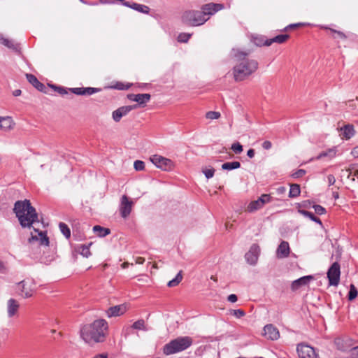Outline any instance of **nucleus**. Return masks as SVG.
I'll return each instance as SVG.
<instances>
[{
    "label": "nucleus",
    "instance_id": "f257e3e1",
    "mask_svg": "<svg viewBox=\"0 0 358 358\" xmlns=\"http://www.w3.org/2000/svg\"><path fill=\"white\" fill-rule=\"evenodd\" d=\"M233 51L236 62L232 69L234 78L236 82L243 81L257 71L259 63L256 59L249 58L250 50H233Z\"/></svg>",
    "mask_w": 358,
    "mask_h": 358
},
{
    "label": "nucleus",
    "instance_id": "f03ea898",
    "mask_svg": "<svg viewBox=\"0 0 358 358\" xmlns=\"http://www.w3.org/2000/svg\"><path fill=\"white\" fill-rule=\"evenodd\" d=\"M13 212L23 228H30L35 222H38V215L28 199L17 201L14 204Z\"/></svg>",
    "mask_w": 358,
    "mask_h": 358
},
{
    "label": "nucleus",
    "instance_id": "7ed1b4c3",
    "mask_svg": "<svg viewBox=\"0 0 358 358\" xmlns=\"http://www.w3.org/2000/svg\"><path fill=\"white\" fill-rule=\"evenodd\" d=\"M108 323L105 320H96L84 325L80 329L82 338L88 343L103 342L106 337Z\"/></svg>",
    "mask_w": 358,
    "mask_h": 358
},
{
    "label": "nucleus",
    "instance_id": "20e7f679",
    "mask_svg": "<svg viewBox=\"0 0 358 358\" xmlns=\"http://www.w3.org/2000/svg\"><path fill=\"white\" fill-rule=\"evenodd\" d=\"M192 343L191 337L180 336L166 343L163 348V352L166 355L178 353L189 348Z\"/></svg>",
    "mask_w": 358,
    "mask_h": 358
},
{
    "label": "nucleus",
    "instance_id": "39448f33",
    "mask_svg": "<svg viewBox=\"0 0 358 358\" xmlns=\"http://www.w3.org/2000/svg\"><path fill=\"white\" fill-rule=\"evenodd\" d=\"M208 17H205L201 10H187L182 15L183 23L190 26H199L204 24Z\"/></svg>",
    "mask_w": 358,
    "mask_h": 358
},
{
    "label": "nucleus",
    "instance_id": "423d86ee",
    "mask_svg": "<svg viewBox=\"0 0 358 358\" xmlns=\"http://www.w3.org/2000/svg\"><path fill=\"white\" fill-rule=\"evenodd\" d=\"M150 161L157 168L163 171H169L173 169V162L167 158L158 155H154L150 157Z\"/></svg>",
    "mask_w": 358,
    "mask_h": 358
},
{
    "label": "nucleus",
    "instance_id": "0eeeda50",
    "mask_svg": "<svg viewBox=\"0 0 358 358\" xmlns=\"http://www.w3.org/2000/svg\"><path fill=\"white\" fill-rule=\"evenodd\" d=\"M327 274L329 280V285L337 286L340 282V264L337 262L333 263L330 268L328 269Z\"/></svg>",
    "mask_w": 358,
    "mask_h": 358
},
{
    "label": "nucleus",
    "instance_id": "6e6552de",
    "mask_svg": "<svg viewBox=\"0 0 358 358\" xmlns=\"http://www.w3.org/2000/svg\"><path fill=\"white\" fill-rule=\"evenodd\" d=\"M296 351L299 358H318L315 349L308 345L300 343L297 345Z\"/></svg>",
    "mask_w": 358,
    "mask_h": 358
},
{
    "label": "nucleus",
    "instance_id": "1a4fd4ad",
    "mask_svg": "<svg viewBox=\"0 0 358 358\" xmlns=\"http://www.w3.org/2000/svg\"><path fill=\"white\" fill-rule=\"evenodd\" d=\"M133 201H129L126 195H123L121 199L120 212L122 217L127 218L131 213L133 206Z\"/></svg>",
    "mask_w": 358,
    "mask_h": 358
},
{
    "label": "nucleus",
    "instance_id": "9d476101",
    "mask_svg": "<svg viewBox=\"0 0 358 358\" xmlns=\"http://www.w3.org/2000/svg\"><path fill=\"white\" fill-rule=\"evenodd\" d=\"M224 8L222 3H209L202 6L201 11L203 13L205 17H208L210 15H214L218 10H222Z\"/></svg>",
    "mask_w": 358,
    "mask_h": 358
},
{
    "label": "nucleus",
    "instance_id": "9b49d317",
    "mask_svg": "<svg viewBox=\"0 0 358 358\" xmlns=\"http://www.w3.org/2000/svg\"><path fill=\"white\" fill-rule=\"evenodd\" d=\"M260 252V248L257 244H253L250 250L245 254V258L247 262L251 265L256 264L259 254Z\"/></svg>",
    "mask_w": 358,
    "mask_h": 358
},
{
    "label": "nucleus",
    "instance_id": "f8f14e48",
    "mask_svg": "<svg viewBox=\"0 0 358 358\" xmlns=\"http://www.w3.org/2000/svg\"><path fill=\"white\" fill-rule=\"evenodd\" d=\"M33 283L25 280H22L17 283L18 289L20 290V294L23 298H29L33 295L34 288L32 287Z\"/></svg>",
    "mask_w": 358,
    "mask_h": 358
},
{
    "label": "nucleus",
    "instance_id": "ddd939ff",
    "mask_svg": "<svg viewBox=\"0 0 358 358\" xmlns=\"http://www.w3.org/2000/svg\"><path fill=\"white\" fill-rule=\"evenodd\" d=\"M101 90V88H96V87H75V88H70L69 91H71L72 93L76 94V95H81V96H90L94 93L99 92Z\"/></svg>",
    "mask_w": 358,
    "mask_h": 358
},
{
    "label": "nucleus",
    "instance_id": "4468645a",
    "mask_svg": "<svg viewBox=\"0 0 358 358\" xmlns=\"http://www.w3.org/2000/svg\"><path fill=\"white\" fill-rule=\"evenodd\" d=\"M26 78L28 82L38 91L48 94V88L43 83H41L34 75L27 73Z\"/></svg>",
    "mask_w": 358,
    "mask_h": 358
},
{
    "label": "nucleus",
    "instance_id": "2eb2a0df",
    "mask_svg": "<svg viewBox=\"0 0 358 358\" xmlns=\"http://www.w3.org/2000/svg\"><path fill=\"white\" fill-rule=\"evenodd\" d=\"M128 99L138 103V106H144L147 102L150 100L151 96L150 94H129L127 95Z\"/></svg>",
    "mask_w": 358,
    "mask_h": 358
},
{
    "label": "nucleus",
    "instance_id": "dca6fc26",
    "mask_svg": "<svg viewBox=\"0 0 358 358\" xmlns=\"http://www.w3.org/2000/svg\"><path fill=\"white\" fill-rule=\"evenodd\" d=\"M264 335L272 341L277 340L280 337L278 329L273 324H267L264 327Z\"/></svg>",
    "mask_w": 358,
    "mask_h": 358
},
{
    "label": "nucleus",
    "instance_id": "f3484780",
    "mask_svg": "<svg viewBox=\"0 0 358 358\" xmlns=\"http://www.w3.org/2000/svg\"><path fill=\"white\" fill-rule=\"evenodd\" d=\"M126 310V306L124 304H120L109 308L106 311V314L108 317H117L123 315Z\"/></svg>",
    "mask_w": 358,
    "mask_h": 358
},
{
    "label": "nucleus",
    "instance_id": "a211bd4d",
    "mask_svg": "<svg viewBox=\"0 0 358 358\" xmlns=\"http://www.w3.org/2000/svg\"><path fill=\"white\" fill-rule=\"evenodd\" d=\"M340 136L343 139L349 140L355 134L354 126L351 124H345L340 128Z\"/></svg>",
    "mask_w": 358,
    "mask_h": 358
},
{
    "label": "nucleus",
    "instance_id": "6ab92c4d",
    "mask_svg": "<svg viewBox=\"0 0 358 358\" xmlns=\"http://www.w3.org/2000/svg\"><path fill=\"white\" fill-rule=\"evenodd\" d=\"M313 279V275H306V276L299 278L292 282V286H291L292 289L296 290L300 287L308 285L310 282V281Z\"/></svg>",
    "mask_w": 358,
    "mask_h": 358
},
{
    "label": "nucleus",
    "instance_id": "aec40b11",
    "mask_svg": "<svg viewBox=\"0 0 358 358\" xmlns=\"http://www.w3.org/2000/svg\"><path fill=\"white\" fill-rule=\"evenodd\" d=\"M290 252L289 243L287 241H282L278 245L277 249V256L279 258L287 257Z\"/></svg>",
    "mask_w": 358,
    "mask_h": 358
},
{
    "label": "nucleus",
    "instance_id": "412c9836",
    "mask_svg": "<svg viewBox=\"0 0 358 358\" xmlns=\"http://www.w3.org/2000/svg\"><path fill=\"white\" fill-rule=\"evenodd\" d=\"M20 308V304L17 300L14 299H10L7 302V313L9 317H13Z\"/></svg>",
    "mask_w": 358,
    "mask_h": 358
},
{
    "label": "nucleus",
    "instance_id": "4be33fe9",
    "mask_svg": "<svg viewBox=\"0 0 358 358\" xmlns=\"http://www.w3.org/2000/svg\"><path fill=\"white\" fill-rule=\"evenodd\" d=\"M15 123L10 117H1L0 123V129L5 131H10L13 129Z\"/></svg>",
    "mask_w": 358,
    "mask_h": 358
},
{
    "label": "nucleus",
    "instance_id": "5701e85b",
    "mask_svg": "<svg viewBox=\"0 0 358 358\" xmlns=\"http://www.w3.org/2000/svg\"><path fill=\"white\" fill-rule=\"evenodd\" d=\"M289 38V34H280L265 41L266 46H269L273 43H284Z\"/></svg>",
    "mask_w": 358,
    "mask_h": 358
},
{
    "label": "nucleus",
    "instance_id": "b1692460",
    "mask_svg": "<svg viewBox=\"0 0 358 358\" xmlns=\"http://www.w3.org/2000/svg\"><path fill=\"white\" fill-rule=\"evenodd\" d=\"M93 231L101 238L106 237L110 234V230L108 228L103 227L100 225H95L93 227Z\"/></svg>",
    "mask_w": 358,
    "mask_h": 358
},
{
    "label": "nucleus",
    "instance_id": "393cba45",
    "mask_svg": "<svg viewBox=\"0 0 358 358\" xmlns=\"http://www.w3.org/2000/svg\"><path fill=\"white\" fill-rule=\"evenodd\" d=\"M336 154V149L335 148H329L325 151L320 152L316 157V160H319L324 157H329L330 159L334 157Z\"/></svg>",
    "mask_w": 358,
    "mask_h": 358
},
{
    "label": "nucleus",
    "instance_id": "a878e982",
    "mask_svg": "<svg viewBox=\"0 0 358 358\" xmlns=\"http://www.w3.org/2000/svg\"><path fill=\"white\" fill-rule=\"evenodd\" d=\"M264 206L262 202L258 199L255 201H251L248 207H247V211L249 213H252L255 210H257L259 209H261Z\"/></svg>",
    "mask_w": 358,
    "mask_h": 358
},
{
    "label": "nucleus",
    "instance_id": "bb28decb",
    "mask_svg": "<svg viewBox=\"0 0 358 358\" xmlns=\"http://www.w3.org/2000/svg\"><path fill=\"white\" fill-rule=\"evenodd\" d=\"M299 213L303 215V216L310 218L312 221L322 226V222L321 220L319 217H316L312 212L306 210H299Z\"/></svg>",
    "mask_w": 358,
    "mask_h": 358
},
{
    "label": "nucleus",
    "instance_id": "cd10ccee",
    "mask_svg": "<svg viewBox=\"0 0 358 358\" xmlns=\"http://www.w3.org/2000/svg\"><path fill=\"white\" fill-rule=\"evenodd\" d=\"M34 230L36 232H38V236H39L38 241H40V244L43 245L48 246L49 243H50V241H49V238L48 237V236L46 234V232L45 231H39L38 229H36L35 228H34Z\"/></svg>",
    "mask_w": 358,
    "mask_h": 358
},
{
    "label": "nucleus",
    "instance_id": "c85d7f7f",
    "mask_svg": "<svg viewBox=\"0 0 358 358\" xmlns=\"http://www.w3.org/2000/svg\"><path fill=\"white\" fill-rule=\"evenodd\" d=\"M301 188L300 185L298 184H292L290 185V189L289 192V197L290 198H296L300 195Z\"/></svg>",
    "mask_w": 358,
    "mask_h": 358
},
{
    "label": "nucleus",
    "instance_id": "c756f323",
    "mask_svg": "<svg viewBox=\"0 0 358 358\" xmlns=\"http://www.w3.org/2000/svg\"><path fill=\"white\" fill-rule=\"evenodd\" d=\"M240 167H241V163L237 161L231 162H226L222 165V169L223 170H227V171L239 169Z\"/></svg>",
    "mask_w": 358,
    "mask_h": 358
},
{
    "label": "nucleus",
    "instance_id": "7c9ffc66",
    "mask_svg": "<svg viewBox=\"0 0 358 358\" xmlns=\"http://www.w3.org/2000/svg\"><path fill=\"white\" fill-rule=\"evenodd\" d=\"M131 8L140 13L148 14L150 12V8L147 6L139 4L137 3H131Z\"/></svg>",
    "mask_w": 358,
    "mask_h": 358
},
{
    "label": "nucleus",
    "instance_id": "2f4dec72",
    "mask_svg": "<svg viewBox=\"0 0 358 358\" xmlns=\"http://www.w3.org/2000/svg\"><path fill=\"white\" fill-rule=\"evenodd\" d=\"M59 227L62 234L66 238L71 237V230L67 224L64 222H59Z\"/></svg>",
    "mask_w": 358,
    "mask_h": 358
},
{
    "label": "nucleus",
    "instance_id": "473e14b6",
    "mask_svg": "<svg viewBox=\"0 0 358 358\" xmlns=\"http://www.w3.org/2000/svg\"><path fill=\"white\" fill-rule=\"evenodd\" d=\"M48 87L53 89L55 92H57L61 95L67 94L69 93V89H67L66 87H62V86H57L52 84H48Z\"/></svg>",
    "mask_w": 358,
    "mask_h": 358
},
{
    "label": "nucleus",
    "instance_id": "72a5a7b5",
    "mask_svg": "<svg viewBox=\"0 0 358 358\" xmlns=\"http://www.w3.org/2000/svg\"><path fill=\"white\" fill-rule=\"evenodd\" d=\"M325 29H329L332 34H334V35L332 36L334 38H340V39H342V40H345L346 39L347 36L346 35L341 31H337L336 29H331V28H329L327 27H324Z\"/></svg>",
    "mask_w": 358,
    "mask_h": 358
},
{
    "label": "nucleus",
    "instance_id": "f704fd0d",
    "mask_svg": "<svg viewBox=\"0 0 358 358\" xmlns=\"http://www.w3.org/2000/svg\"><path fill=\"white\" fill-rule=\"evenodd\" d=\"M182 279V271H180L178 273V274L176 275L175 278H173V280H170L168 282L167 285L169 287H175V286L178 285L181 282Z\"/></svg>",
    "mask_w": 358,
    "mask_h": 358
},
{
    "label": "nucleus",
    "instance_id": "c9c22d12",
    "mask_svg": "<svg viewBox=\"0 0 358 358\" xmlns=\"http://www.w3.org/2000/svg\"><path fill=\"white\" fill-rule=\"evenodd\" d=\"M2 44L15 52L18 51L19 50V46L17 44H15L13 41L9 40L6 38Z\"/></svg>",
    "mask_w": 358,
    "mask_h": 358
},
{
    "label": "nucleus",
    "instance_id": "e433bc0d",
    "mask_svg": "<svg viewBox=\"0 0 358 358\" xmlns=\"http://www.w3.org/2000/svg\"><path fill=\"white\" fill-rule=\"evenodd\" d=\"M358 294L357 289L355 286L352 284L350 285V290L348 294V299L350 301H353Z\"/></svg>",
    "mask_w": 358,
    "mask_h": 358
},
{
    "label": "nucleus",
    "instance_id": "4c0bfd02",
    "mask_svg": "<svg viewBox=\"0 0 358 358\" xmlns=\"http://www.w3.org/2000/svg\"><path fill=\"white\" fill-rule=\"evenodd\" d=\"M131 328L134 329L138 330H144L146 331V328L145 326V321L143 319L138 320L136 321L131 327Z\"/></svg>",
    "mask_w": 358,
    "mask_h": 358
},
{
    "label": "nucleus",
    "instance_id": "58836bf2",
    "mask_svg": "<svg viewBox=\"0 0 358 358\" xmlns=\"http://www.w3.org/2000/svg\"><path fill=\"white\" fill-rule=\"evenodd\" d=\"M138 108V105L125 106L118 108L122 116L127 115L130 111Z\"/></svg>",
    "mask_w": 358,
    "mask_h": 358
},
{
    "label": "nucleus",
    "instance_id": "ea45409f",
    "mask_svg": "<svg viewBox=\"0 0 358 358\" xmlns=\"http://www.w3.org/2000/svg\"><path fill=\"white\" fill-rule=\"evenodd\" d=\"M91 245L92 243H90L89 245H81L79 247V252L83 257H89L91 255V252L89 248V246Z\"/></svg>",
    "mask_w": 358,
    "mask_h": 358
},
{
    "label": "nucleus",
    "instance_id": "a19ab883",
    "mask_svg": "<svg viewBox=\"0 0 358 358\" xmlns=\"http://www.w3.org/2000/svg\"><path fill=\"white\" fill-rule=\"evenodd\" d=\"M131 86V84H129V83L124 84L121 82H117L115 83V85H114L113 86H112L110 87L115 89V90H126L129 89Z\"/></svg>",
    "mask_w": 358,
    "mask_h": 358
},
{
    "label": "nucleus",
    "instance_id": "79ce46f5",
    "mask_svg": "<svg viewBox=\"0 0 358 358\" xmlns=\"http://www.w3.org/2000/svg\"><path fill=\"white\" fill-rule=\"evenodd\" d=\"M192 34L180 33L178 36V41L180 43H187L190 38Z\"/></svg>",
    "mask_w": 358,
    "mask_h": 358
},
{
    "label": "nucleus",
    "instance_id": "37998d69",
    "mask_svg": "<svg viewBox=\"0 0 358 358\" xmlns=\"http://www.w3.org/2000/svg\"><path fill=\"white\" fill-rule=\"evenodd\" d=\"M220 117V113L217 111H209L206 114V117L210 120H217Z\"/></svg>",
    "mask_w": 358,
    "mask_h": 358
},
{
    "label": "nucleus",
    "instance_id": "c03bdc74",
    "mask_svg": "<svg viewBox=\"0 0 358 358\" xmlns=\"http://www.w3.org/2000/svg\"><path fill=\"white\" fill-rule=\"evenodd\" d=\"M231 149L236 154H240L243 152V145L238 143H234L231 145Z\"/></svg>",
    "mask_w": 358,
    "mask_h": 358
},
{
    "label": "nucleus",
    "instance_id": "a18cd8bd",
    "mask_svg": "<svg viewBox=\"0 0 358 358\" xmlns=\"http://www.w3.org/2000/svg\"><path fill=\"white\" fill-rule=\"evenodd\" d=\"M313 208H314L315 213L319 215H324L327 212L326 209L323 206L318 204L313 205Z\"/></svg>",
    "mask_w": 358,
    "mask_h": 358
},
{
    "label": "nucleus",
    "instance_id": "49530a36",
    "mask_svg": "<svg viewBox=\"0 0 358 358\" xmlns=\"http://www.w3.org/2000/svg\"><path fill=\"white\" fill-rule=\"evenodd\" d=\"M231 315L237 318H241L245 315V312L242 309L231 310Z\"/></svg>",
    "mask_w": 358,
    "mask_h": 358
},
{
    "label": "nucleus",
    "instance_id": "de8ad7c7",
    "mask_svg": "<svg viewBox=\"0 0 358 358\" xmlns=\"http://www.w3.org/2000/svg\"><path fill=\"white\" fill-rule=\"evenodd\" d=\"M113 119L115 122H118L120 121L121 118L123 117L121 111L117 108V110H114L112 113Z\"/></svg>",
    "mask_w": 358,
    "mask_h": 358
},
{
    "label": "nucleus",
    "instance_id": "09e8293b",
    "mask_svg": "<svg viewBox=\"0 0 358 358\" xmlns=\"http://www.w3.org/2000/svg\"><path fill=\"white\" fill-rule=\"evenodd\" d=\"M268 39L266 38L264 36H259V37L255 38L254 42L257 46H263V45L266 46V44L264 43L266 41H268Z\"/></svg>",
    "mask_w": 358,
    "mask_h": 358
},
{
    "label": "nucleus",
    "instance_id": "8fccbe9b",
    "mask_svg": "<svg viewBox=\"0 0 358 358\" xmlns=\"http://www.w3.org/2000/svg\"><path fill=\"white\" fill-rule=\"evenodd\" d=\"M134 166L136 171H143L145 169V163L141 160L135 161Z\"/></svg>",
    "mask_w": 358,
    "mask_h": 358
},
{
    "label": "nucleus",
    "instance_id": "3c124183",
    "mask_svg": "<svg viewBox=\"0 0 358 358\" xmlns=\"http://www.w3.org/2000/svg\"><path fill=\"white\" fill-rule=\"evenodd\" d=\"M215 169L213 168L209 169H203V173H204L206 178L207 179H210L213 177L215 173Z\"/></svg>",
    "mask_w": 358,
    "mask_h": 358
},
{
    "label": "nucleus",
    "instance_id": "603ef678",
    "mask_svg": "<svg viewBox=\"0 0 358 358\" xmlns=\"http://www.w3.org/2000/svg\"><path fill=\"white\" fill-rule=\"evenodd\" d=\"M259 199L262 202L263 205L268 203L271 201V196L270 194H262Z\"/></svg>",
    "mask_w": 358,
    "mask_h": 358
},
{
    "label": "nucleus",
    "instance_id": "864d4df0",
    "mask_svg": "<svg viewBox=\"0 0 358 358\" xmlns=\"http://www.w3.org/2000/svg\"><path fill=\"white\" fill-rule=\"evenodd\" d=\"M306 173V171L304 169H298L296 171L292 174V177L294 178H299L303 177Z\"/></svg>",
    "mask_w": 358,
    "mask_h": 358
},
{
    "label": "nucleus",
    "instance_id": "5fc2aeb1",
    "mask_svg": "<svg viewBox=\"0 0 358 358\" xmlns=\"http://www.w3.org/2000/svg\"><path fill=\"white\" fill-rule=\"evenodd\" d=\"M355 164H352L348 169V171H349L350 175H353L358 178V170L355 169Z\"/></svg>",
    "mask_w": 358,
    "mask_h": 358
},
{
    "label": "nucleus",
    "instance_id": "6e6d98bb",
    "mask_svg": "<svg viewBox=\"0 0 358 358\" xmlns=\"http://www.w3.org/2000/svg\"><path fill=\"white\" fill-rule=\"evenodd\" d=\"M303 23H295V24H290L289 25L287 26L283 31H287L289 29H294L297 27H301L303 26Z\"/></svg>",
    "mask_w": 358,
    "mask_h": 358
},
{
    "label": "nucleus",
    "instance_id": "4d7b16f0",
    "mask_svg": "<svg viewBox=\"0 0 358 358\" xmlns=\"http://www.w3.org/2000/svg\"><path fill=\"white\" fill-rule=\"evenodd\" d=\"M272 147V143L269 141H265L262 143V148L265 150H269Z\"/></svg>",
    "mask_w": 358,
    "mask_h": 358
},
{
    "label": "nucleus",
    "instance_id": "13d9d810",
    "mask_svg": "<svg viewBox=\"0 0 358 358\" xmlns=\"http://www.w3.org/2000/svg\"><path fill=\"white\" fill-rule=\"evenodd\" d=\"M227 300L229 301V302H231V303H235L238 300V297L236 294H231L230 295L228 296V298H227Z\"/></svg>",
    "mask_w": 358,
    "mask_h": 358
},
{
    "label": "nucleus",
    "instance_id": "bf43d9fd",
    "mask_svg": "<svg viewBox=\"0 0 358 358\" xmlns=\"http://www.w3.org/2000/svg\"><path fill=\"white\" fill-rule=\"evenodd\" d=\"M327 178L329 186L333 185L335 183L336 179L333 175H329Z\"/></svg>",
    "mask_w": 358,
    "mask_h": 358
},
{
    "label": "nucleus",
    "instance_id": "052dcab7",
    "mask_svg": "<svg viewBox=\"0 0 358 358\" xmlns=\"http://www.w3.org/2000/svg\"><path fill=\"white\" fill-rule=\"evenodd\" d=\"M0 272L6 273L7 272V268L3 262L0 260Z\"/></svg>",
    "mask_w": 358,
    "mask_h": 358
},
{
    "label": "nucleus",
    "instance_id": "680f3d73",
    "mask_svg": "<svg viewBox=\"0 0 358 358\" xmlns=\"http://www.w3.org/2000/svg\"><path fill=\"white\" fill-rule=\"evenodd\" d=\"M351 355L353 358H358V346L352 348Z\"/></svg>",
    "mask_w": 358,
    "mask_h": 358
},
{
    "label": "nucleus",
    "instance_id": "e2e57ef3",
    "mask_svg": "<svg viewBox=\"0 0 358 358\" xmlns=\"http://www.w3.org/2000/svg\"><path fill=\"white\" fill-rule=\"evenodd\" d=\"M351 155L355 157V158H357L358 157V145L357 146H355L351 151Z\"/></svg>",
    "mask_w": 358,
    "mask_h": 358
},
{
    "label": "nucleus",
    "instance_id": "0e129e2a",
    "mask_svg": "<svg viewBox=\"0 0 358 358\" xmlns=\"http://www.w3.org/2000/svg\"><path fill=\"white\" fill-rule=\"evenodd\" d=\"M38 239H39V237H38V236H36V235H33V234H31V237L28 239V242H29V243H32V242H34V241H38Z\"/></svg>",
    "mask_w": 358,
    "mask_h": 358
},
{
    "label": "nucleus",
    "instance_id": "69168bd1",
    "mask_svg": "<svg viewBox=\"0 0 358 358\" xmlns=\"http://www.w3.org/2000/svg\"><path fill=\"white\" fill-rule=\"evenodd\" d=\"M135 262H136V264H143L145 262V258L141 257H136Z\"/></svg>",
    "mask_w": 358,
    "mask_h": 358
},
{
    "label": "nucleus",
    "instance_id": "338daca9",
    "mask_svg": "<svg viewBox=\"0 0 358 358\" xmlns=\"http://www.w3.org/2000/svg\"><path fill=\"white\" fill-rule=\"evenodd\" d=\"M255 150L254 149H249L247 152V155L250 157V158H252L254 157L255 156Z\"/></svg>",
    "mask_w": 358,
    "mask_h": 358
},
{
    "label": "nucleus",
    "instance_id": "774afa93",
    "mask_svg": "<svg viewBox=\"0 0 358 358\" xmlns=\"http://www.w3.org/2000/svg\"><path fill=\"white\" fill-rule=\"evenodd\" d=\"M107 355H104V354H99V355H96L95 357H94L93 358H107Z\"/></svg>",
    "mask_w": 358,
    "mask_h": 358
}]
</instances>
